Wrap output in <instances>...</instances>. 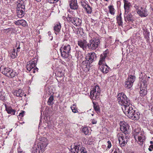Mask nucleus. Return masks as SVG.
<instances>
[{"label":"nucleus","mask_w":153,"mask_h":153,"mask_svg":"<svg viewBox=\"0 0 153 153\" xmlns=\"http://www.w3.org/2000/svg\"><path fill=\"white\" fill-rule=\"evenodd\" d=\"M75 56L78 59H79V57L81 58L82 57L81 52L79 51H76Z\"/></svg>","instance_id":"38"},{"label":"nucleus","mask_w":153,"mask_h":153,"mask_svg":"<svg viewBox=\"0 0 153 153\" xmlns=\"http://www.w3.org/2000/svg\"><path fill=\"white\" fill-rule=\"evenodd\" d=\"M40 143L42 148L45 147L48 144V141L47 138L44 137H42L41 139Z\"/></svg>","instance_id":"23"},{"label":"nucleus","mask_w":153,"mask_h":153,"mask_svg":"<svg viewBox=\"0 0 153 153\" xmlns=\"http://www.w3.org/2000/svg\"><path fill=\"white\" fill-rule=\"evenodd\" d=\"M19 44H20V43L19 42H18L17 43H16V45L15 47L17 48L18 47L17 46L19 45Z\"/></svg>","instance_id":"53"},{"label":"nucleus","mask_w":153,"mask_h":153,"mask_svg":"<svg viewBox=\"0 0 153 153\" xmlns=\"http://www.w3.org/2000/svg\"><path fill=\"white\" fill-rule=\"evenodd\" d=\"M75 18L76 17H73L71 15H68L67 16L65 17L66 19L69 22H71L73 24V23L74 22Z\"/></svg>","instance_id":"29"},{"label":"nucleus","mask_w":153,"mask_h":153,"mask_svg":"<svg viewBox=\"0 0 153 153\" xmlns=\"http://www.w3.org/2000/svg\"><path fill=\"white\" fill-rule=\"evenodd\" d=\"M104 1H108V0H104Z\"/></svg>","instance_id":"60"},{"label":"nucleus","mask_w":153,"mask_h":153,"mask_svg":"<svg viewBox=\"0 0 153 153\" xmlns=\"http://www.w3.org/2000/svg\"><path fill=\"white\" fill-rule=\"evenodd\" d=\"M25 95H26V94H25Z\"/></svg>","instance_id":"63"},{"label":"nucleus","mask_w":153,"mask_h":153,"mask_svg":"<svg viewBox=\"0 0 153 153\" xmlns=\"http://www.w3.org/2000/svg\"><path fill=\"white\" fill-rule=\"evenodd\" d=\"M76 106L75 104H74L72 106H71V108L73 112L74 113H76L78 112L77 108L76 107Z\"/></svg>","instance_id":"36"},{"label":"nucleus","mask_w":153,"mask_h":153,"mask_svg":"<svg viewBox=\"0 0 153 153\" xmlns=\"http://www.w3.org/2000/svg\"><path fill=\"white\" fill-rule=\"evenodd\" d=\"M71 51V46L69 44L62 46L60 49L61 56L64 58H68L70 55Z\"/></svg>","instance_id":"3"},{"label":"nucleus","mask_w":153,"mask_h":153,"mask_svg":"<svg viewBox=\"0 0 153 153\" xmlns=\"http://www.w3.org/2000/svg\"><path fill=\"white\" fill-rule=\"evenodd\" d=\"M145 80V81H144L143 80V82H144V83H146V80Z\"/></svg>","instance_id":"59"},{"label":"nucleus","mask_w":153,"mask_h":153,"mask_svg":"<svg viewBox=\"0 0 153 153\" xmlns=\"http://www.w3.org/2000/svg\"><path fill=\"white\" fill-rule=\"evenodd\" d=\"M81 144V143L77 142L71 145V153H78L79 151L80 153H87L86 149L82 146Z\"/></svg>","instance_id":"1"},{"label":"nucleus","mask_w":153,"mask_h":153,"mask_svg":"<svg viewBox=\"0 0 153 153\" xmlns=\"http://www.w3.org/2000/svg\"><path fill=\"white\" fill-rule=\"evenodd\" d=\"M140 114L138 112H136L135 111L133 112V113L132 114L131 117H129V118L132 119L133 120H138L140 118Z\"/></svg>","instance_id":"22"},{"label":"nucleus","mask_w":153,"mask_h":153,"mask_svg":"<svg viewBox=\"0 0 153 153\" xmlns=\"http://www.w3.org/2000/svg\"><path fill=\"white\" fill-rule=\"evenodd\" d=\"M135 79V77L134 76L131 75L129 76L124 82L125 87L128 89L131 88Z\"/></svg>","instance_id":"9"},{"label":"nucleus","mask_w":153,"mask_h":153,"mask_svg":"<svg viewBox=\"0 0 153 153\" xmlns=\"http://www.w3.org/2000/svg\"><path fill=\"white\" fill-rule=\"evenodd\" d=\"M124 3V8L125 12H129L130 11V9L131 7V4L128 0H123Z\"/></svg>","instance_id":"19"},{"label":"nucleus","mask_w":153,"mask_h":153,"mask_svg":"<svg viewBox=\"0 0 153 153\" xmlns=\"http://www.w3.org/2000/svg\"><path fill=\"white\" fill-rule=\"evenodd\" d=\"M107 143L108 144V146H107L108 148L109 149L111 146V142L110 141H108L107 142Z\"/></svg>","instance_id":"45"},{"label":"nucleus","mask_w":153,"mask_h":153,"mask_svg":"<svg viewBox=\"0 0 153 153\" xmlns=\"http://www.w3.org/2000/svg\"><path fill=\"white\" fill-rule=\"evenodd\" d=\"M14 94L17 97H22L23 95L24 92L21 89H19L14 92Z\"/></svg>","instance_id":"25"},{"label":"nucleus","mask_w":153,"mask_h":153,"mask_svg":"<svg viewBox=\"0 0 153 153\" xmlns=\"http://www.w3.org/2000/svg\"><path fill=\"white\" fill-rule=\"evenodd\" d=\"M134 7L137 10V11L140 8V7H139L136 4L134 5Z\"/></svg>","instance_id":"49"},{"label":"nucleus","mask_w":153,"mask_h":153,"mask_svg":"<svg viewBox=\"0 0 153 153\" xmlns=\"http://www.w3.org/2000/svg\"><path fill=\"white\" fill-rule=\"evenodd\" d=\"M16 13L17 16L19 18L22 17L24 15L25 6L22 0L19 1L17 4Z\"/></svg>","instance_id":"4"},{"label":"nucleus","mask_w":153,"mask_h":153,"mask_svg":"<svg viewBox=\"0 0 153 153\" xmlns=\"http://www.w3.org/2000/svg\"><path fill=\"white\" fill-rule=\"evenodd\" d=\"M124 17L125 21L129 22H131L133 20V16L130 13L125 12Z\"/></svg>","instance_id":"21"},{"label":"nucleus","mask_w":153,"mask_h":153,"mask_svg":"<svg viewBox=\"0 0 153 153\" xmlns=\"http://www.w3.org/2000/svg\"><path fill=\"white\" fill-rule=\"evenodd\" d=\"M120 129L125 134H128L129 132V126L128 125L121 122L120 123Z\"/></svg>","instance_id":"12"},{"label":"nucleus","mask_w":153,"mask_h":153,"mask_svg":"<svg viewBox=\"0 0 153 153\" xmlns=\"http://www.w3.org/2000/svg\"><path fill=\"white\" fill-rule=\"evenodd\" d=\"M117 101L120 104L123 105H129L130 101L126 95L123 93H120L117 96Z\"/></svg>","instance_id":"5"},{"label":"nucleus","mask_w":153,"mask_h":153,"mask_svg":"<svg viewBox=\"0 0 153 153\" xmlns=\"http://www.w3.org/2000/svg\"><path fill=\"white\" fill-rule=\"evenodd\" d=\"M147 91L145 89H140V94L141 96L143 97L144 96L147 94Z\"/></svg>","instance_id":"39"},{"label":"nucleus","mask_w":153,"mask_h":153,"mask_svg":"<svg viewBox=\"0 0 153 153\" xmlns=\"http://www.w3.org/2000/svg\"><path fill=\"white\" fill-rule=\"evenodd\" d=\"M137 12L138 14L141 17H146L148 15L147 10L145 7H140Z\"/></svg>","instance_id":"16"},{"label":"nucleus","mask_w":153,"mask_h":153,"mask_svg":"<svg viewBox=\"0 0 153 153\" xmlns=\"http://www.w3.org/2000/svg\"><path fill=\"white\" fill-rule=\"evenodd\" d=\"M53 100L54 98L53 96L52 95H51L49 98L47 102L48 105H53L54 103Z\"/></svg>","instance_id":"33"},{"label":"nucleus","mask_w":153,"mask_h":153,"mask_svg":"<svg viewBox=\"0 0 153 153\" xmlns=\"http://www.w3.org/2000/svg\"><path fill=\"white\" fill-rule=\"evenodd\" d=\"M82 131L85 135L88 134L89 133V130L87 127H84L82 128Z\"/></svg>","instance_id":"37"},{"label":"nucleus","mask_w":153,"mask_h":153,"mask_svg":"<svg viewBox=\"0 0 153 153\" xmlns=\"http://www.w3.org/2000/svg\"><path fill=\"white\" fill-rule=\"evenodd\" d=\"M36 62L34 59L30 61L27 63L26 66V68L27 70L29 71H31L36 64Z\"/></svg>","instance_id":"15"},{"label":"nucleus","mask_w":153,"mask_h":153,"mask_svg":"<svg viewBox=\"0 0 153 153\" xmlns=\"http://www.w3.org/2000/svg\"><path fill=\"white\" fill-rule=\"evenodd\" d=\"M128 137L125 135L123 136L121 135L119 137V143L121 146H124L126 144L128 141Z\"/></svg>","instance_id":"14"},{"label":"nucleus","mask_w":153,"mask_h":153,"mask_svg":"<svg viewBox=\"0 0 153 153\" xmlns=\"http://www.w3.org/2000/svg\"><path fill=\"white\" fill-rule=\"evenodd\" d=\"M89 1H94L97 4L98 1V0H89Z\"/></svg>","instance_id":"52"},{"label":"nucleus","mask_w":153,"mask_h":153,"mask_svg":"<svg viewBox=\"0 0 153 153\" xmlns=\"http://www.w3.org/2000/svg\"><path fill=\"white\" fill-rule=\"evenodd\" d=\"M150 143L151 144H152L153 143V142L152 141H150Z\"/></svg>","instance_id":"58"},{"label":"nucleus","mask_w":153,"mask_h":153,"mask_svg":"<svg viewBox=\"0 0 153 153\" xmlns=\"http://www.w3.org/2000/svg\"><path fill=\"white\" fill-rule=\"evenodd\" d=\"M100 43L99 39L94 38L90 40L88 43V48L91 50H94L98 47Z\"/></svg>","instance_id":"6"},{"label":"nucleus","mask_w":153,"mask_h":153,"mask_svg":"<svg viewBox=\"0 0 153 153\" xmlns=\"http://www.w3.org/2000/svg\"><path fill=\"white\" fill-rule=\"evenodd\" d=\"M36 148L34 153H42V148L41 146L37 145Z\"/></svg>","instance_id":"32"},{"label":"nucleus","mask_w":153,"mask_h":153,"mask_svg":"<svg viewBox=\"0 0 153 153\" xmlns=\"http://www.w3.org/2000/svg\"><path fill=\"white\" fill-rule=\"evenodd\" d=\"M66 17H65V16H63V18L65 20L66 19V18H65Z\"/></svg>","instance_id":"57"},{"label":"nucleus","mask_w":153,"mask_h":153,"mask_svg":"<svg viewBox=\"0 0 153 153\" xmlns=\"http://www.w3.org/2000/svg\"><path fill=\"white\" fill-rule=\"evenodd\" d=\"M77 42L78 45L83 50H85L87 47H88V44L87 43V41L85 40H80L78 41Z\"/></svg>","instance_id":"17"},{"label":"nucleus","mask_w":153,"mask_h":153,"mask_svg":"<svg viewBox=\"0 0 153 153\" xmlns=\"http://www.w3.org/2000/svg\"><path fill=\"white\" fill-rule=\"evenodd\" d=\"M38 68H37L35 66V67L33 68V69L31 70V72L34 73L36 72V71H38Z\"/></svg>","instance_id":"43"},{"label":"nucleus","mask_w":153,"mask_h":153,"mask_svg":"<svg viewBox=\"0 0 153 153\" xmlns=\"http://www.w3.org/2000/svg\"><path fill=\"white\" fill-rule=\"evenodd\" d=\"M70 7L71 9L74 10H77L78 6L76 0H69Z\"/></svg>","instance_id":"18"},{"label":"nucleus","mask_w":153,"mask_h":153,"mask_svg":"<svg viewBox=\"0 0 153 153\" xmlns=\"http://www.w3.org/2000/svg\"><path fill=\"white\" fill-rule=\"evenodd\" d=\"M24 111H23L22 112L20 113L19 114V115L18 116V118H19V117H23L24 116Z\"/></svg>","instance_id":"46"},{"label":"nucleus","mask_w":153,"mask_h":153,"mask_svg":"<svg viewBox=\"0 0 153 153\" xmlns=\"http://www.w3.org/2000/svg\"><path fill=\"white\" fill-rule=\"evenodd\" d=\"M113 153H121V152H120L118 149L117 150L115 149V150L114 151Z\"/></svg>","instance_id":"50"},{"label":"nucleus","mask_w":153,"mask_h":153,"mask_svg":"<svg viewBox=\"0 0 153 153\" xmlns=\"http://www.w3.org/2000/svg\"><path fill=\"white\" fill-rule=\"evenodd\" d=\"M59 0H48V2L50 3H54L56 2Z\"/></svg>","instance_id":"44"},{"label":"nucleus","mask_w":153,"mask_h":153,"mask_svg":"<svg viewBox=\"0 0 153 153\" xmlns=\"http://www.w3.org/2000/svg\"><path fill=\"white\" fill-rule=\"evenodd\" d=\"M86 65V67H87V65Z\"/></svg>","instance_id":"61"},{"label":"nucleus","mask_w":153,"mask_h":153,"mask_svg":"<svg viewBox=\"0 0 153 153\" xmlns=\"http://www.w3.org/2000/svg\"><path fill=\"white\" fill-rule=\"evenodd\" d=\"M108 8L109 10L110 13L112 15H114L115 13V9L113 5H110L108 6Z\"/></svg>","instance_id":"35"},{"label":"nucleus","mask_w":153,"mask_h":153,"mask_svg":"<svg viewBox=\"0 0 153 153\" xmlns=\"http://www.w3.org/2000/svg\"><path fill=\"white\" fill-rule=\"evenodd\" d=\"M84 8L88 13L91 14L92 13V8L89 6V5L88 4L86 6V7H84Z\"/></svg>","instance_id":"34"},{"label":"nucleus","mask_w":153,"mask_h":153,"mask_svg":"<svg viewBox=\"0 0 153 153\" xmlns=\"http://www.w3.org/2000/svg\"><path fill=\"white\" fill-rule=\"evenodd\" d=\"M122 108L124 113L128 117H131L130 116H131L132 114L133 113V112L134 111L131 103L129 105H126L122 106Z\"/></svg>","instance_id":"7"},{"label":"nucleus","mask_w":153,"mask_h":153,"mask_svg":"<svg viewBox=\"0 0 153 153\" xmlns=\"http://www.w3.org/2000/svg\"><path fill=\"white\" fill-rule=\"evenodd\" d=\"M86 60L83 61L82 63H86L88 65L95 61L97 59L96 54L94 52L88 53L86 56Z\"/></svg>","instance_id":"10"},{"label":"nucleus","mask_w":153,"mask_h":153,"mask_svg":"<svg viewBox=\"0 0 153 153\" xmlns=\"http://www.w3.org/2000/svg\"><path fill=\"white\" fill-rule=\"evenodd\" d=\"M49 35H50V34L49 33Z\"/></svg>","instance_id":"62"},{"label":"nucleus","mask_w":153,"mask_h":153,"mask_svg":"<svg viewBox=\"0 0 153 153\" xmlns=\"http://www.w3.org/2000/svg\"><path fill=\"white\" fill-rule=\"evenodd\" d=\"M6 110L9 114L14 115L16 112V110L13 109L11 107L6 106Z\"/></svg>","instance_id":"26"},{"label":"nucleus","mask_w":153,"mask_h":153,"mask_svg":"<svg viewBox=\"0 0 153 153\" xmlns=\"http://www.w3.org/2000/svg\"><path fill=\"white\" fill-rule=\"evenodd\" d=\"M10 55L12 58L14 59L17 56V52H16L15 49H14L11 50Z\"/></svg>","instance_id":"31"},{"label":"nucleus","mask_w":153,"mask_h":153,"mask_svg":"<svg viewBox=\"0 0 153 153\" xmlns=\"http://www.w3.org/2000/svg\"><path fill=\"white\" fill-rule=\"evenodd\" d=\"M18 153H24L22 151H19L18 150Z\"/></svg>","instance_id":"54"},{"label":"nucleus","mask_w":153,"mask_h":153,"mask_svg":"<svg viewBox=\"0 0 153 153\" xmlns=\"http://www.w3.org/2000/svg\"><path fill=\"white\" fill-rule=\"evenodd\" d=\"M2 73L7 76L10 78L14 77L17 75V73L8 67H4Z\"/></svg>","instance_id":"8"},{"label":"nucleus","mask_w":153,"mask_h":153,"mask_svg":"<svg viewBox=\"0 0 153 153\" xmlns=\"http://www.w3.org/2000/svg\"><path fill=\"white\" fill-rule=\"evenodd\" d=\"M94 107L95 110L96 111L97 113L100 112V109L99 107L96 104H94Z\"/></svg>","instance_id":"40"},{"label":"nucleus","mask_w":153,"mask_h":153,"mask_svg":"<svg viewBox=\"0 0 153 153\" xmlns=\"http://www.w3.org/2000/svg\"><path fill=\"white\" fill-rule=\"evenodd\" d=\"M92 122L93 124H96L97 123V121L93 119L92 120Z\"/></svg>","instance_id":"48"},{"label":"nucleus","mask_w":153,"mask_h":153,"mask_svg":"<svg viewBox=\"0 0 153 153\" xmlns=\"http://www.w3.org/2000/svg\"><path fill=\"white\" fill-rule=\"evenodd\" d=\"M108 53H107L106 51H105L101 55L98 62L99 66L106 64L105 60V58L108 56Z\"/></svg>","instance_id":"13"},{"label":"nucleus","mask_w":153,"mask_h":153,"mask_svg":"<svg viewBox=\"0 0 153 153\" xmlns=\"http://www.w3.org/2000/svg\"><path fill=\"white\" fill-rule=\"evenodd\" d=\"M5 98V97L4 95V94L0 91V100H4Z\"/></svg>","instance_id":"42"},{"label":"nucleus","mask_w":153,"mask_h":153,"mask_svg":"<svg viewBox=\"0 0 153 153\" xmlns=\"http://www.w3.org/2000/svg\"><path fill=\"white\" fill-rule=\"evenodd\" d=\"M15 24L18 25H22L25 26L26 25V22L23 19L19 20L15 22Z\"/></svg>","instance_id":"24"},{"label":"nucleus","mask_w":153,"mask_h":153,"mask_svg":"<svg viewBox=\"0 0 153 153\" xmlns=\"http://www.w3.org/2000/svg\"><path fill=\"white\" fill-rule=\"evenodd\" d=\"M121 13L117 17L116 19L118 25L119 26H123V22L122 20V18L121 16Z\"/></svg>","instance_id":"27"},{"label":"nucleus","mask_w":153,"mask_h":153,"mask_svg":"<svg viewBox=\"0 0 153 153\" xmlns=\"http://www.w3.org/2000/svg\"><path fill=\"white\" fill-rule=\"evenodd\" d=\"M81 20L78 18H75L73 24L76 26H79L81 23Z\"/></svg>","instance_id":"30"},{"label":"nucleus","mask_w":153,"mask_h":153,"mask_svg":"<svg viewBox=\"0 0 153 153\" xmlns=\"http://www.w3.org/2000/svg\"><path fill=\"white\" fill-rule=\"evenodd\" d=\"M98 68L100 71L104 74H106L109 71L110 69L106 64L101 65L99 66Z\"/></svg>","instance_id":"20"},{"label":"nucleus","mask_w":153,"mask_h":153,"mask_svg":"<svg viewBox=\"0 0 153 153\" xmlns=\"http://www.w3.org/2000/svg\"><path fill=\"white\" fill-rule=\"evenodd\" d=\"M149 146L150 148H151L153 150V145H151Z\"/></svg>","instance_id":"55"},{"label":"nucleus","mask_w":153,"mask_h":153,"mask_svg":"<svg viewBox=\"0 0 153 153\" xmlns=\"http://www.w3.org/2000/svg\"><path fill=\"white\" fill-rule=\"evenodd\" d=\"M100 89L98 85H96L91 88L90 92L91 98L94 100L98 99L100 96Z\"/></svg>","instance_id":"2"},{"label":"nucleus","mask_w":153,"mask_h":153,"mask_svg":"<svg viewBox=\"0 0 153 153\" xmlns=\"http://www.w3.org/2000/svg\"><path fill=\"white\" fill-rule=\"evenodd\" d=\"M20 44H19V45L18 46V47H17L16 48L17 49V52L18 51V50H19L21 48V47L20 46Z\"/></svg>","instance_id":"51"},{"label":"nucleus","mask_w":153,"mask_h":153,"mask_svg":"<svg viewBox=\"0 0 153 153\" xmlns=\"http://www.w3.org/2000/svg\"><path fill=\"white\" fill-rule=\"evenodd\" d=\"M81 3L82 6L84 8L88 4L86 2L85 0H82L81 1Z\"/></svg>","instance_id":"41"},{"label":"nucleus","mask_w":153,"mask_h":153,"mask_svg":"<svg viewBox=\"0 0 153 153\" xmlns=\"http://www.w3.org/2000/svg\"><path fill=\"white\" fill-rule=\"evenodd\" d=\"M148 149L150 151H151L153 150L151 148H150V147Z\"/></svg>","instance_id":"56"},{"label":"nucleus","mask_w":153,"mask_h":153,"mask_svg":"<svg viewBox=\"0 0 153 153\" xmlns=\"http://www.w3.org/2000/svg\"><path fill=\"white\" fill-rule=\"evenodd\" d=\"M61 28V24L59 23H58L55 24L54 27V30L55 32H59L60 31ZM55 33L56 34V33Z\"/></svg>","instance_id":"28"},{"label":"nucleus","mask_w":153,"mask_h":153,"mask_svg":"<svg viewBox=\"0 0 153 153\" xmlns=\"http://www.w3.org/2000/svg\"><path fill=\"white\" fill-rule=\"evenodd\" d=\"M4 30L7 31V32H9L10 31L12 30H13V29L11 28H9L5 29Z\"/></svg>","instance_id":"47"},{"label":"nucleus","mask_w":153,"mask_h":153,"mask_svg":"<svg viewBox=\"0 0 153 153\" xmlns=\"http://www.w3.org/2000/svg\"><path fill=\"white\" fill-rule=\"evenodd\" d=\"M134 137L135 139L138 138V143L140 145H143L145 139V137L143 133L137 132L134 134Z\"/></svg>","instance_id":"11"}]
</instances>
